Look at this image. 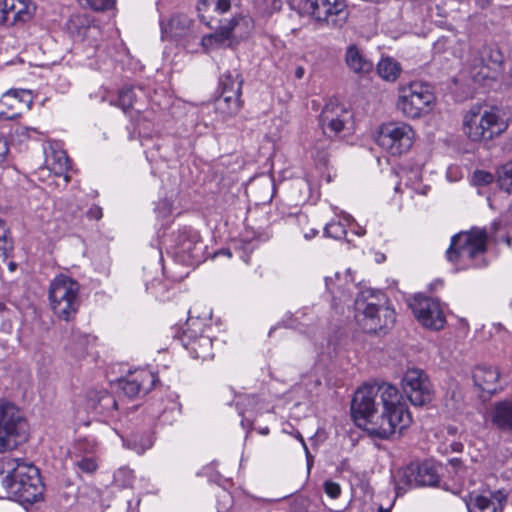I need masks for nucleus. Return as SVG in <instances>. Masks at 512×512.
<instances>
[{
    "label": "nucleus",
    "mask_w": 512,
    "mask_h": 512,
    "mask_svg": "<svg viewBox=\"0 0 512 512\" xmlns=\"http://www.w3.org/2000/svg\"><path fill=\"white\" fill-rule=\"evenodd\" d=\"M434 103V93L426 83L411 82L398 89L396 107L406 118L417 119L429 114Z\"/></svg>",
    "instance_id": "obj_7"
},
{
    "label": "nucleus",
    "mask_w": 512,
    "mask_h": 512,
    "mask_svg": "<svg viewBox=\"0 0 512 512\" xmlns=\"http://www.w3.org/2000/svg\"><path fill=\"white\" fill-rule=\"evenodd\" d=\"M135 98L136 96L133 88L126 86L119 91L117 101H111V105L118 106L123 110L124 113H127L128 110L133 107Z\"/></svg>",
    "instance_id": "obj_36"
},
{
    "label": "nucleus",
    "mask_w": 512,
    "mask_h": 512,
    "mask_svg": "<svg viewBox=\"0 0 512 512\" xmlns=\"http://www.w3.org/2000/svg\"><path fill=\"white\" fill-rule=\"evenodd\" d=\"M87 397L88 408L97 413H103L110 409H117L116 400L105 390L90 391Z\"/></svg>",
    "instance_id": "obj_27"
},
{
    "label": "nucleus",
    "mask_w": 512,
    "mask_h": 512,
    "mask_svg": "<svg viewBox=\"0 0 512 512\" xmlns=\"http://www.w3.org/2000/svg\"><path fill=\"white\" fill-rule=\"evenodd\" d=\"M357 234H358V235H360V236H361V235H364V234H365V231H359V232H357Z\"/></svg>",
    "instance_id": "obj_63"
},
{
    "label": "nucleus",
    "mask_w": 512,
    "mask_h": 512,
    "mask_svg": "<svg viewBox=\"0 0 512 512\" xmlns=\"http://www.w3.org/2000/svg\"><path fill=\"white\" fill-rule=\"evenodd\" d=\"M80 285L69 276L57 275L50 283L48 298L54 314L65 321L72 319L80 306Z\"/></svg>",
    "instance_id": "obj_6"
},
{
    "label": "nucleus",
    "mask_w": 512,
    "mask_h": 512,
    "mask_svg": "<svg viewBox=\"0 0 512 512\" xmlns=\"http://www.w3.org/2000/svg\"><path fill=\"white\" fill-rule=\"evenodd\" d=\"M76 455H94L96 451V444L85 439L79 441L76 445Z\"/></svg>",
    "instance_id": "obj_44"
},
{
    "label": "nucleus",
    "mask_w": 512,
    "mask_h": 512,
    "mask_svg": "<svg viewBox=\"0 0 512 512\" xmlns=\"http://www.w3.org/2000/svg\"><path fill=\"white\" fill-rule=\"evenodd\" d=\"M13 250V240L8 225L0 218V257L6 259Z\"/></svg>",
    "instance_id": "obj_35"
},
{
    "label": "nucleus",
    "mask_w": 512,
    "mask_h": 512,
    "mask_svg": "<svg viewBox=\"0 0 512 512\" xmlns=\"http://www.w3.org/2000/svg\"><path fill=\"white\" fill-rule=\"evenodd\" d=\"M55 205L59 210L64 211L69 217L77 216L81 210V206L75 202L74 197L59 198Z\"/></svg>",
    "instance_id": "obj_40"
},
{
    "label": "nucleus",
    "mask_w": 512,
    "mask_h": 512,
    "mask_svg": "<svg viewBox=\"0 0 512 512\" xmlns=\"http://www.w3.org/2000/svg\"><path fill=\"white\" fill-rule=\"evenodd\" d=\"M32 103V97L28 91H9L3 95L0 100V106H7L8 108H29Z\"/></svg>",
    "instance_id": "obj_29"
},
{
    "label": "nucleus",
    "mask_w": 512,
    "mask_h": 512,
    "mask_svg": "<svg viewBox=\"0 0 512 512\" xmlns=\"http://www.w3.org/2000/svg\"><path fill=\"white\" fill-rule=\"evenodd\" d=\"M47 163L56 175H63L69 169V158L64 151H53Z\"/></svg>",
    "instance_id": "obj_34"
},
{
    "label": "nucleus",
    "mask_w": 512,
    "mask_h": 512,
    "mask_svg": "<svg viewBox=\"0 0 512 512\" xmlns=\"http://www.w3.org/2000/svg\"><path fill=\"white\" fill-rule=\"evenodd\" d=\"M203 326V321L198 317H189L180 342L193 358L206 360L213 357V344L211 337L203 334Z\"/></svg>",
    "instance_id": "obj_12"
},
{
    "label": "nucleus",
    "mask_w": 512,
    "mask_h": 512,
    "mask_svg": "<svg viewBox=\"0 0 512 512\" xmlns=\"http://www.w3.org/2000/svg\"><path fill=\"white\" fill-rule=\"evenodd\" d=\"M30 132H36L35 128L27 127V126H17L14 129V136L18 138L19 141H23L27 138H29Z\"/></svg>",
    "instance_id": "obj_46"
},
{
    "label": "nucleus",
    "mask_w": 512,
    "mask_h": 512,
    "mask_svg": "<svg viewBox=\"0 0 512 512\" xmlns=\"http://www.w3.org/2000/svg\"><path fill=\"white\" fill-rule=\"evenodd\" d=\"M325 283H326V287H327V289H329V290H330V289H331V287H330V286H331V283H332V278H330V277H326V278H325Z\"/></svg>",
    "instance_id": "obj_56"
},
{
    "label": "nucleus",
    "mask_w": 512,
    "mask_h": 512,
    "mask_svg": "<svg viewBox=\"0 0 512 512\" xmlns=\"http://www.w3.org/2000/svg\"><path fill=\"white\" fill-rule=\"evenodd\" d=\"M509 81H510V84L512 85V68L509 71Z\"/></svg>",
    "instance_id": "obj_60"
},
{
    "label": "nucleus",
    "mask_w": 512,
    "mask_h": 512,
    "mask_svg": "<svg viewBox=\"0 0 512 512\" xmlns=\"http://www.w3.org/2000/svg\"><path fill=\"white\" fill-rule=\"evenodd\" d=\"M204 249L196 230L190 227L179 230L175 238L174 254L180 261L186 265H197L205 259Z\"/></svg>",
    "instance_id": "obj_13"
},
{
    "label": "nucleus",
    "mask_w": 512,
    "mask_h": 512,
    "mask_svg": "<svg viewBox=\"0 0 512 512\" xmlns=\"http://www.w3.org/2000/svg\"><path fill=\"white\" fill-rule=\"evenodd\" d=\"M450 466L454 469L456 474H459L463 469L462 460L460 458H452L449 460Z\"/></svg>",
    "instance_id": "obj_50"
},
{
    "label": "nucleus",
    "mask_w": 512,
    "mask_h": 512,
    "mask_svg": "<svg viewBox=\"0 0 512 512\" xmlns=\"http://www.w3.org/2000/svg\"><path fill=\"white\" fill-rule=\"evenodd\" d=\"M22 5L17 11L15 10L14 3L8 5V2H0V23L13 25L18 21L26 22L35 11L33 2H20Z\"/></svg>",
    "instance_id": "obj_21"
},
{
    "label": "nucleus",
    "mask_w": 512,
    "mask_h": 512,
    "mask_svg": "<svg viewBox=\"0 0 512 512\" xmlns=\"http://www.w3.org/2000/svg\"><path fill=\"white\" fill-rule=\"evenodd\" d=\"M164 401L158 405L156 410L157 417L163 423H170L174 420L175 416L180 413V404L175 399H168L164 405Z\"/></svg>",
    "instance_id": "obj_33"
},
{
    "label": "nucleus",
    "mask_w": 512,
    "mask_h": 512,
    "mask_svg": "<svg viewBox=\"0 0 512 512\" xmlns=\"http://www.w3.org/2000/svg\"><path fill=\"white\" fill-rule=\"evenodd\" d=\"M351 413L355 423L373 438L391 439L412 422L399 390L390 383L364 384L354 394Z\"/></svg>",
    "instance_id": "obj_1"
},
{
    "label": "nucleus",
    "mask_w": 512,
    "mask_h": 512,
    "mask_svg": "<svg viewBox=\"0 0 512 512\" xmlns=\"http://www.w3.org/2000/svg\"><path fill=\"white\" fill-rule=\"evenodd\" d=\"M500 373L497 368L479 365L473 371V380L482 391L493 394L498 390Z\"/></svg>",
    "instance_id": "obj_24"
},
{
    "label": "nucleus",
    "mask_w": 512,
    "mask_h": 512,
    "mask_svg": "<svg viewBox=\"0 0 512 512\" xmlns=\"http://www.w3.org/2000/svg\"><path fill=\"white\" fill-rule=\"evenodd\" d=\"M298 438H299V440L301 441V443H302V445H303V447H304V449H305V451H306V453H307V455H308V454H309V452H308V448H307V446H306V443H305V441H304L303 437L299 434Z\"/></svg>",
    "instance_id": "obj_55"
},
{
    "label": "nucleus",
    "mask_w": 512,
    "mask_h": 512,
    "mask_svg": "<svg viewBox=\"0 0 512 512\" xmlns=\"http://www.w3.org/2000/svg\"><path fill=\"white\" fill-rule=\"evenodd\" d=\"M9 268H10V270H14V269H15V264H14V263H11V264L9 265Z\"/></svg>",
    "instance_id": "obj_61"
},
{
    "label": "nucleus",
    "mask_w": 512,
    "mask_h": 512,
    "mask_svg": "<svg viewBox=\"0 0 512 512\" xmlns=\"http://www.w3.org/2000/svg\"><path fill=\"white\" fill-rule=\"evenodd\" d=\"M494 176L484 170H476L472 176V183L475 185H488L492 183Z\"/></svg>",
    "instance_id": "obj_43"
},
{
    "label": "nucleus",
    "mask_w": 512,
    "mask_h": 512,
    "mask_svg": "<svg viewBox=\"0 0 512 512\" xmlns=\"http://www.w3.org/2000/svg\"><path fill=\"white\" fill-rule=\"evenodd\" d=\"M300 16H307L331 27H341L348 18L346 2H289Z\"/></svg>",
    "instance_id": "obj_9"
},
{
    "label": "nucleus",
    "mask_w": 512,
    "mask_h": 512,
    "mask_svg": "<svg viewBox=\"0 0 512 512\" xmlns=\"http://www.w3.org/2000/svg\"><path fill=\"white\" fill-rule=\"evenodd\" d=\"M324 491L325 493L332 499H336L340 496L341 487L338 483L334 481H325L324 482Z\"/></svg>",
    "instance_id": "obj_45"
},
{
    "label": "nucleus",
    "mask_w": 512,
    "mask_h": 512,
    "mask_svg": "<svg viewBox=\"0 0 512 512\" xmlns=\"http://www.w3.org/2000/svg\"><path fill=\"white\" fill-rule=\"evenodd\" d=\"M163 205L165 206V210H166L167 212H169V211H170V208H169L168 203H167V202H163Z\"/></svg>",
    "instance_id": "obj_59"
},
{
    "label": "nucleus",
    "mask_w": 512,
    "mask_h": 512,
    "mask_svg": "<svg viewBox=\"0 0 512 512\" xmlns=\"http://www.w3.org/2000/svg\"><path fill=\"white\" fill-rule=\"evenodd\" d=\"M413 139L414 131L409 124L389 122L380 126L376 142L391 155H401L411 148Z\"/></svg>",
    "instance_id": "obj_10"
},
{
    "label": "nucleus",
    "mask_w": 512,
    "mask_h": 512,
    "mask_svg": "<svg viewBox=\"0 0 512 512\" xmlns=\"http://www.w3.org/2000/svg\"><path fill=\"white\" fill-rule=\"evenodd\" d=\"M156 381L157 377L151 371L136 369L121 378L118 381V387L126 396L134 398L148 393Z\"/></svg>",
    "instance_id": "obj_18"
},
{
    "label": "nucleus",
    "mask_w": 512,
    "mask_h": 512,
    "mask_svg": "<svg viewBox=\"0 0 512 512\" xmlns=\"http://www.w3.org/2000/svg\"><path fill=\"white\" fill-rule=\"evenodd\" d=\"M241 21L247 22V19L244 17H233L227 24H222L218 31L202 38V46L209 50L226 45L227 41L232 37V32Z\"/></svg>",
    "instance_id": "obj_20"
},
{
    "label": "nucleus",
    "mask_w": 512,
    "mask_h": 512,
    "mask_svg": "<svg viewBox=\"0 0 512 512\" xmlns=\"http://www.w3.org/2000/svg\"><path fill=\"white\" fill-rule=\"evenodd\" d=\"M417 320L426 328L439 330L444 327L445 316L438 300L417 295L410 303Z\"/></svg>",
    "instance_id": "obj_16"
},
{
    "label": "nucleus",
    "mask_w": 512,
    "mask_h": 512,
    "mask_svg": "<svg viewBox=\"0 0 512 512\" xmlns=\"http://www.w3.org/2000/svg\"><path fill=\"white\" fill-rule=\"evenodd\" d=\"M487 246V233L482 229L461 232L451 238L446 257L458 270L482 268L487 265L484 254Z\"/></svg>",
    "instance_id": "obj_3"
},
{
    "label": "nucleus",
    "mask_w": 512,
    "mask_h": 512,
    "mask_svg": "<svg viewBox=\"0 0 512 512\" xmlns=\"http://www.w3.org/2000/svg\"><path fill=\"white\" fill-rule=\"evenodd\" d=\"M133 479V471L128 468H120L114 474V481L122 487L131 486Z\"/></svg>",
    "instance_id": "obj_42"
},
{
    "label": "nucleus",
    "mask_w": 512,
    "mask_h": 512,
    "mask_svg": "<svg viewBox=\"0 0 512 512\" xmlns=\"http://www.w3.org/2000/svg\"><path fill=\"white\" fill-rule=\"evenodd\" d=\"M402 389L412 405L422 406L432 399V387L426 373L417 368L408 369L402 379Z\"/></svg>",
    "instance_id": "obj_14"
},
{
    "label": "nucleus",
    "mask_w": 512,
    "mask_h": 512,
    "mask_svg": "<svg viewBox=\"0 0 512 512\" xmlns=\"http://www.w3.org/2000/svg\"><path fill=\"white\" fill-rule=\"evenodd\" d=\"M295 74H296V77H297V78H302V76H303V74H304V69H303L302 67H298V68L296 69Z\"/></svg>",
    "instance_id": "obj_54"
},
{
    "label": "nucleus",
    "mask_w": 512,
    "mask_h": 512,
    "mask_svg": "<svg viewBox=\"0 0 512 512\" xmlns=\"http://www.w3.org/2000/svg\"><path fill=\"white\" fill-rule=\"evenodd\" d=\"M21 115L20 111L17 112H9V111H0V118L7 119V120H13L18 118Z\"/></svg>",
    "instance_id": "obj_51"
},
{
    "label": "nucleus",
    "mask_w": 512,
    "mask_h": 512,
    "mask_svg": "<svg viewBox=\"0 0 512 512\" xmlns=\"http://www.w3.org/2000/svg\"><path fill=\"white\" fill-rule=\"evenodd\" d=\"M438 482L439 474L432 463H411L397 472L396 489L399 493L414 487L435 486Z\"/></svg>",
    "instance_id": "obj_11"
},
{
    "label": "nucleus",
    "mask_w": 512,
    "mask_h": 512,
    "mask_svg": "<svg viewBox=\"0 0 512 512\" xmlns=\"http://www.w3.org/2000/svg\"><path fill=\"white\" fill-rule=\"evenodd\" d=\"M243 85V77L238 70L237 66H234L230 69H226L219 78V88L220 91H233L240 92L242 91Z\"/></svg>",
    "instance_id": "obj_28"
},
{
    "label": "nucleus",
    "mask_w": 512,
    "mask_h": 512,
    "mask_svg": "<svg viewBox=\"0 0 512 512\" xmlns=\"http://www.w3.org/2000/svg\"><path fill=\"white\" fill-rule=\"evenodd\" d=\"M502 62L503 55L499 49L485 46L473 56L470 64V75L476 82L493 79Z\"/></svg>",
    "instance_id": "obj_15"
},
{
    "label": "nucleus",
    "mask_w": 512,
    "mask_h": 512,
    "mask_svg": "<svg viewBox=\"0 0 512 512\" xmlns=\"http://www.w3.org/2000/svg\"><path fill=\"white\" fill-rule=\"evenodd\" d=\"M87 216L90 219L100 220L103 216L102 208L96 205L90 207L87 211Z\"/></svg>",
    "instance_id": "obj_49"
},
{
    "label": "nucleus",
    "mask_w": 512,
    "mask_h": 512,
    "mask_svg": "<svg viewBox=\"0 0 512 512\" xmlns=\"http://www.w3.org/2000/svg\"><path fill=\"white\" fill-rule=\"evenodd\" d=\"M344 59L347 67L356 74H368L373 69V63L355 44H351L347 47Z\"/></svg>",
    "instance_id": "obj_25"
},
{
    "label": "nucleus",
    "mask_w": 512,
    "mask_h": 512,
    "mask_svg": "<svg viewBox=\"0 0 512 512\" xmlns=\"http://www.w3.org/2000/svg\"><path fill=\"white\" fill-rule=\"evenodd\" d=\"M27 424L18 408L0 400V453L16 449L27 438Z\"/></svg>",
    "instance_id": "obj_8"
},
{
    "label": "nucleus",
    "mask_w": 512,
    "mask_h": 512,
    "mask_svg": "<svg viewBox=\"0 0 512 512\" xmlns=\"http://www.w3.org/2000/svg\"><path fill=\"white\" fill-rule=\"evenodd\" d=\"M383 302L384 295L371 289L361 291L355 299L357 318L368 332H377L394 324L395 311Z\"/></svg>",
    "instance_id": "obj_5"
},
{
    "label": "nucleus",
    "mask_w": 512,
    "mask_h": 512,
    "mask_svg": "<svg viewBox=\"0 0 512 512\" xmlns=\"http://www.w3.org/2000/svg\"><path fill=\"white\" fill-rule=\"evenodd\" d=\"M317 233H318V231H317V230H315V229H311L309 233H305V234H304V237H305L306 239H312V238H313Z\"/></svg>",
    "instance_id": "obj_53"
},
{
    "label": "nucleus",
    "mask_w": 512,
    "mask_h": 512,
    "mask_svg": "<svg viewBox=\"0 0 512 512\" xmlns=\"http://www.w3.org/2000/svg\"><path fill=\"white\" fill-rule=\"evenodd\" d=\"M508 123L497 108L472 107L463 118V133L472 142L487 143L501 135Z\"/></svg>",
    "instance_id": "obj_4"
},
{
    "label": "nucleus",
    "mask_w": 512,
    "mask_h": 512,
    "mask_svg": "<svg viewBox=\"0 0 512 512\" xmlns=\"http://www.w3.org/2000/svg\"><path fill=\"white\" fill-rule=\"evenodd\" d=\"M242 107L241 93L233 91H220L215 100V109L224 119L231 118L239 113Z\"/></svg>",
    "instance_id": "obj_23"
},
{
    "label": "nucleus",
    "mask_w": 512,
    "mask_h": 512,
    "mask_svg": "<svg viewBox=\"0 0 512 512\" xmlns=\"http://www.w3.org/2000/svg\"><path fill=\"white\" fill-rule=\"evenodd\" d=\"M378 512H391L390 509H385L383 507H380Z\"/></svg>",
    "instance_id": "obj_58"
},
{
    "label": "nucleus",
    "mask_w": 512,
    "mask_h": 512,
    "mask_svg": "<svg viewBox=\"0 0 512 512\" xmlns=\"http://www.w3.org/2000/svg\"><path fill=\"white\" fill-rule=\"evenodd\" d=\"M351 112L337 99H330L320 114V125L323 134L331 137L344 130L346 123L351 119Z\"/></svg>",
    "instance_id": "obj_17"
},
{
    "label": "nucleus",
    "mask_w": 512,
    "mask_h": 512,
    "mask_svg": "<svg viewBox=\"0 0 512 512\" xmlns=\"http://www.w3.org/2000/svg\"><path fill=\"white\" fill-rule=\"evenodd\" d=\"M450 447L454 452H461L464 446L461 442H453Z\"/></svg>",
    "instance_id": "obj_52"
},
{
    "label": "nucleus",
    "mask_w": 512,
    "mask_h": 512,
    "mask_svg": "<svg viewBox=\"0 0 512 512\" xmlns=\"http://www.w3.org/2000/svg\"><path fill=\"white\" fill-rule=\"evenodd\" d=\"M115 2H86V6L94 11H105L114 8Z\"/></svg>",
    "instance_id": "obj_47"
},
{
    "label": "nucleus",
    "mask_w": 512,
    "mask_h": 512,
    "mask_svg": "<svg viewBox=\"0 0 512 512\" xmlns=\"http://www.w3.org/2000/svg\"><path fill=\"white\" fill-rule=\"evenodd\" d=\"M154 281H155V280H153V281L149 282V280H148V279H145V285H146V288H147V289H149V285L154 286Z\"/></svg>",
    "instance_id": "obj_57"
},
{
    "label": "nucleus",
    "mask_w": 512,
    "mask_h": 512,
    "mask_svg": "<svg viewBox=\"0 0 512 512\" xmlns=\"http://www.w3.org/2000/svg\"><path fill=\"white\" fill-rule=\"evenodd\" d=\"M507 501V495L498 490L491 492L489 496L475 495L470 496L467 502L469 512H503V505Z\"/></svg>",
    "instance_id": "obj_19"
},
{
    "label": "nucleus",
    "mask_w": 512,
    "mask_h": 512,
    "mask_svg": "<svg viewBox=\"0 0 512 512\" xmlns=\"http://www.w3.org/2000/svg\"><path fill=\"white\" fill-rule=\"evenodd\" d=\"M231 2H199L197 11L202 22L209 25L212 20V16H206L205 13L212 10L218 14L226 13L231 8Z\"/></svg>",
    "instance_id": "obj_30"
},
{
    "label": "nucleus",
    "mask_w": 512,
    "mask_h": 512,
    "mask_svg": "<svg viewBox=\"0 0 512 512\" xmlns=\"http://www.w3.org/2000/svg\"><path fill=\"white\" fill-rule=\"evenodd\" d=\"M377 72L386 81H395L401 72V66L391 58L382 59L377 65Z\"/></svg>",
    "instance_id": "obj_32"
},
{
    "label": "nucleus",
    "mask_w": 512,
    "mask_h": 512,
    "mask_svg": "<svg viewBox=\"0 0 512 512\" xmlns=\"http://www.w3.org/2000/svg\"><path fill=\"white\" fill-rule=\"evenodd\" d=\"M9 152V145L5 136L0 134V163H2Z\"/></svg>",
    "instance_id": "obj_48"
},
{
    "label": "nucleus",
    "mask_w": 512,
    "mask_h": 512,
    "mask_svg": "<svg viewBox=\"0 0 512 512\" xmlns=\"http://www.w3.org/2000/svg\"><path fill=\"white\" fill-rule=\"evenodd\" d=\"M123 444L128 449H131L138 454H143L153 446V439L148 434H133L130 437L123 439Z\"/></svg>",
    "instance_id": "obj_31"
},
{
    "label": "nucleus",
    "mask_w": 512,
    "mask_h": 512,
    "mask_svg": "<svg viewBox=\"0 0 512 512\" xmlns=\"http://www.w3.org/2000/svg\"><path fill=\"white\" fill-rule=\"evenodd\" d=\"M160 26L163 38L180 40L189 35L191 19L184 14H176L167 23L161 19Z\"/></svg>",
    "instance_id": "obj_22"
},
{
    "label": "nucleus",
    "mask_w": 512,
    "mask_h": 512,
    "mask_svg": "<svg viewBox=\"0 0 512 512\" xmlns=\"http://www.w3.org/2000/svg\"><path fill=\"white\" fill-rule=\"evenodd\" d=\"M261 433L262 434H267L268 433V428H265V429L261 430Z\"/></svg>",
    "instance_id": "obj_62"
},
{
    "label": "nucleus",
    "mask_w": 512,
    "mask_h": 512,
    "mask_svg": "<svg viewBox=\"0 0 512 512\" xmlns=\"http://www.w3.org/2000/svg\"><path fill=\"white\" fill-rule=\"evenodd\" d=\"M74 465L79 472L86 474H92L98 468L94 455H75Z\"/></svg>",
    "instance_id": "obj_37"
},
{
    "label": "nucleus",
    "mask_w": 512,
    "mask_h": 512,
    "mask_svg": "<svg viewBox=\"0 0 512 512\" xmlns=\"http://www.w3.org/2000/svg\"><path fill=\"white\" fill-rule=\"evenodd\" d=\"M498 185L507 193H512V161L504 164L498 170Z\"/></svg>",
    "instance_id": "obj_38"
},
{
    "label": "nucleus",
    "mask_w": 512,
    "mask_h": 512,
    "mask_svg": "<svg viewBox=\"0 0 512 512\" xmlns=\"http://www.w3.org/2000/svg\"><path fill=\"white\" fill-rule=\"evenodd\" d=\"M2 485L15 501L32 504L40 499L43 485L39 469L21 459L4 457L0 461Z\"/></svg>",
    "instance_id": "obj_2"
},
{
    "label": "nucleus",
    "mask_w": 512,
    "mask_h": 512,
    "mask_svg": "<svg viewBox=\"0 0 512 512\" xmlns=\"http://www.w3.org/2000/svg\"><path fill=\"white\" fill-rule=\"evenodd\" d=\"M491 421L501 431H512V401L504 400L495 403L491 412Z\"/></svg>",
    "instance_id": "obj_26"
},
{
    "label": "nucleus",
    "mask_w": 512,
    "mask_h": 512,
    "mask_svg": "<svg viewBox=\"0 0 512 512\" xmlns=\"http://www.w3.org/2000/svg\"><path fill=\"white\" fill-rule=\"evenodd\" d=\"M324 234L327 237H330V238H333L336 240H341V239L345 238L347 231H346L345 225L341 221L331 220L324 227Z\"/></svg>",
    "instance_id": "obj_39"
},
{
    "label": "nucleus",
    "mask_w": 512,
    "mask_h": 512,
    "mask_svg": "<svg viewBox=\"0 0 512 512\" xmlns=\"http://www.w3.org/2000/svg\"><path fill=\"white\" fill-rule=\"evenodd\" d=\"M327 136L328 135L323 134V136L315 142L312 148V156L320 162H325L327 160V149L330 145V140Z\"/></svg>",
    "instance_id": "obj_41"
}]
</instances>
